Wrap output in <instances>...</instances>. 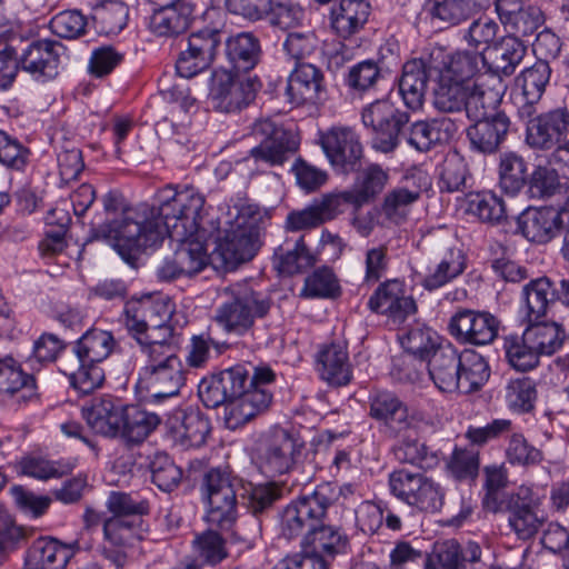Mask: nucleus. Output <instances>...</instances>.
I'll use <instances>...</instances> for the list:
<instances>
[{
	"instance_id": "72a5a7b5",
	"label": "nucleus",
	"mask_w": 569,
	"mask_h": 569,
	"mask_svg": "<svg viewBox=\"0 0 569 569\" xmlns=\"http://www.w3.org/2000/svg\"><path fill=\"white\" fill-rule=\"evenodd\" d=\"M371 7L365 0H340L330 11V26L341 38L348 39L363 29Z\"/></svg>"
},
{
	"instance_id": "bf43d9fd",
	"label": "nucleus",
	"mask_w": 569,
	"mask_h": 569,
	"mask_svg": "<svg viewBox=\"0 0 569 569\" xmlns=\"http://www.w3.org/2000/svg\"><path fill=\"white\" fill-rule=\"evenodd\" d=\"M503 350L510 366L518 371H528L539 363V356L533 347L522 336L508 335L503 338Z\"/></svg>"
},
{
	"instance_id": "7ed1b4c3",
	"label": "nucleus",
	"mask_w": 569,
	"mask_h": 569,
	"mask_svg": "<svg viewBox=\"0 0 569 569\" xmlns=\"http://www.w3.org/2000/svg\"><path fill=\"white\" fill-rule=\"evenodd\" d=\"M252 373L242 365L218 372L229 403L224 407L223 420L230 430H236L258 415L264 412L272 402L269 390L274 372L267 366L253 367Z\"/></svg>"
},
{
	"instance_id": "b1692460",
	"label": "nucleus",
	"mask_w": 569,
	"mask_h": 569,
	"mask_svg": "<svg viewBox=\"0 0 569 569\" xmlns=\"http://www.w3.org/2000/svg\"><path fill=\"white\" fill-rule=\"evenodd\" d=\"M563 211H567V206L529 208L519 214L517 219L518 229L529 241L548 242L559 230Z\"/></svg>"
},
{
	"instance_id": "c9c22d12",
	"label": "nucleus",
	"mask_w": 569,
	"mask_h": 569,
	"mask_svg": "<svg viewBox=\"0 0 569 569\" xmlns=\"http://www.w3.org/2000/svg\"><path fill=\"white\" fill-rule=\"evenodd\" d=\"M465 269L463 252L460 249L450 248L428 266L421 286L428 291L437 290L462 274Z\"/></svg>"
},
{
	"instance_id": "f3484780",
	"label": "nucleus",
	"mask_w": 569,
	"mask_h": 569,
	"mask_svg": "<svg viewBox=\"0 0 569 569\" xmlns=\"http://www.w3.org/2000/svg\"><path fill=\"white\" fill-rule=\"evenodd\" d=\"M569 134V110L559 107L529 120L527 143L539 150H550L566 141Z\"/></svg>"
},
{
	"instance_id": "2f4dec72",
	"label": "nucleus",
	"mask_w": 569,
	"mask_h": 569,
	"mask_svg": "<svg viewBox=\"0 0 569 569\" xmlns=\"http://www.w3.org/2000/svg\"><path fill=\"white\" fill-rule=\"evenodd\" d=\"M191 13V7L182 0H170L169 3L153 10L149 19V29L158 37H178L188 30Z\"/></svg>"
},
{
	"instance_id": "5fc2aeb1",
	"label": "nucleus",
	"mask_w": 569,
	"mask_h": 569,
	"mask_svg": "<svg viewBox=\"0 0 569 569\" xmlns=\"http://www.w3.org/2000/svg\"><path fill=\"white\" fill-rule=\"evenodd\" d=\"M528 192L535 199H548L559 194L567 199L563 206L569 204V183L559 181L556 170L547 167H537L528 181Z\"/></svg>"
},
{
	"instance_id": "ddd939ff",
	"label": "nucleus",
	"mask_w": 569,
	"mask_h": 569,
	"mask_svg": "<svg viewBox=\"0 0 569 569\" xmlns=\"http://www.w3.org/2000/svg\"><path fill=\"white\" fill-rule=\"evenodd\" d=\"M368 402L369 417L380 423L383 433L389 438L402 436L418 421L417 412L410 411L408 405L392 391H372Z\"/></svg>"
},
{
	"instance_id": "2eb2a0df",
	"label": "nucleus",
	"mask_w": 569,
	"mask_h": 569,
	"mask_svg": "<svg viewBox=\"0 0 569 569\" xmlns=\"http://www.w3.org/2000/svg\"><path fill=\"white\" fill-rule=\"evenodd\" d=\"M499 320L488 311L459 309L448 323L449 333L461 343L485 346L498 336Z\"/></svg>"
},
{
	"instance_id": "f8f14e48",
	"label": "nucleus",
	"mask_w": 569,
	"mask_h": 569,
	"mask_svg": "<svg viewBox=\"0 0 569 569\" xmlns=\"http://www.w3.org/2000/svg\"><path fill=\"white\" fill-rule=\"evenodd\" d=\"M252 133L260 137L261 141L250 150L249 156L243 159L244 162L253 161L257 166L263 163L268 167L281 166L298 149L293 134L269 119L256 121Z\"/></svg>"
},
{
	"instance_id": "a211bd4d",
	"label": "nucleus",
	"mask_w": 569,
	"mask_h": 569,
	"mask_svg": "<svg viewBox=\"0 0 569 569\" xmlns=\"http://www.w3.org/2000/svg\"><path fill=\"white\" fill-rule=\"evenodd\" d=\"M63 46L52 40H36L22 48L19 54L20 69L37 81H49L59 73Z\"/></svg>"
},
{
	"instance_id": "13d9d810",
	"label": "nucleus",
	"mask_w": 569,
	"mask_h": 569,
	"mask_svg": "<svg viewBox=\"0 0 569 569\" xmlns=\"http://www.w3.org/2000/svg\"><path fill=\"white\" fill-rule=\"evenodd\" d=\"M219 531L208 527L206 531L196 535L192 547L201 563L214 567L228 558L226 540Z\"/></svg>"
},
{
	"instance_id": "dca6fc26",
	"label": "nucleus",
	"mask_w": 569,
	"mask_h": 569,
	"mask_svg": "<svg viewBox=\"0 0 569 569\" xmlns=\"http://www.w3.org/2000/svg\"><path fill=\"white\" fill-rule=\"evenodd\" d=\"M328 512L315 491L291 501L280 513V532L288 540L309 533L313 526L326 520Z\"/></svg>"
},
{
	"instance_id": "9b49d317",
	"label": "nucleus",
	"mask_w": 569,
	"mask_h": 569,
	"mask_svg": "<svg viewBox=\"0 0 569 569\" xmlns=\"http://www.w3.org/2000/svg\"><path fill=\"white\" fill-rule=\"evenodd\" d=\"M546 492L539 486L522 485L510 493L503 508L509 511V525L520 539L533 537L543 523V516L539 513Z\"/></svg>"
},
{
	"instance_id": "4be33fe9",
	"label": "nucleus",
	"mask_w": 569,
	"mask_h": 569,
	"mask_svg": "<svg viewBox=\"0 0 569 569\" xmlns=\"http://www.w3.org/2000/svg\"><path fill=\"white\" fill-rule=\"evenodd\" d=\"M388 181V170L380 164L370 163L358 170L351 189L335 193L342 209L347 204L359 208L373 201L383 191Z\"/></svg>"
},
{
	"instance_id": "cd10ccee",
	"label": "nucleus",
	"mask_w": 569,
	"mask_h": 569,
	"mask_svg": "<svg viewBox=\"0 0 569 569\" xmlns=\"http://www.w3.org/2000/svg\"><path fill=\"white\" fill-rule=\"evenodd\" d=\"M123 407L111 396L97 397L83 406L82 417L94 432L116 438L120 432Z\"/></svg>"
},
{
	"instance_id": "4c0bfd02",
	"label": "nucleus",
	"mask_w": 569,
	"mask_h": 569,
	"mask_svg": "<svg viewBox=\"0 0 569 569\" xmlns=\"http://www.w3.org/2000/svg\"><path fill=\"white\" fill-rule=\"evenodd\" d=\"M346 543L347 538L341 530L336 526L325 525V520L313 526V529L303 536L301 542L309 556H317L321 559L341 552Z\"/></svg>"
},
{
	"instance_id": "f704fd0d",
	"label": "nucleus",
	"mask_w": 569,
	"mask_h": 569,
	"mask_svg": "<svg viewBox=\"0 0 569 569\" xmlns=\"http://www.w3.org/2000/svg\"><path fill=\"white\" fill-rule=\"evenodd\" d=\"M161 423V418L139 405L123 407L120 437L128 445L142 443Z\"/></svg>"
},
{
	"instance_id": "e2e57ef3",
	"label": "nucleus",
	"mask_w": 569,
	"mask_h": 569,
	"mask_svg": "<svg viewBox=\"0 0 569 569\" xmlns=\"http://www.w3.org/2000/svg\"><path fill=\"white\" fill-rule=\"evenodd\" d=\"M152 482L162 491L171 492L182 479V470L166 452H156L149 462Z\"/></svg>"
},
{
	"instance_id": "aec40b11",
	"label": "nucleus",
	"mask_w": 569,
	"mask_h": 569,
	"mask_svg": "<svg viewBox=\"0 0 569 569\" xmlns=\"http://www.w3.org/2000/svg\"><path fill=\"white\" fill-rule=\"evenodd\" d=\"M367 306L372 312L387 316L393 321H403L417 310L413 298L406 293L403 282L397 279L380 283Z\"/></svg>"
},
{
	"instance_id": "052dcab7",
	"label": "nucleus",
	"mask_w": 569,
	"mask_h": 569,
	"mask_svg": "<svg viewBox=\"0 0 569 569\" xmlns=\"http://www.w3.org/2000/svg\"><path fill=\"white\" fill-rule=\"evenodd\" d=\"M537 398L536 382L530 378L512 379L506 386L505 399L508 408L513 412H531Z\"/></svg>"
},
{
	"instance_id": "8fccbe9b",
	"label": "nucleus",
	"mask_w": 569,
	"mask_h": 569,
	"mask_svg": "<svg viewBox=\"0 0 569 569\" xmlns=\"http://www.w3.org/2000/svg\"><path fill=\"white\" fill-rule=\"evenodd\" d=\"M487 66L483 52L480 50H463L455 52L440 72L466 84H472L471 80L477 77Z\"/></svg>"
},
{
	"instance_id": "a18cd8bd",
	"label": "nucleus",
	"mask_w": 569,
	"mask_h": 569,
	"mask_svg": "<svg viewBox=\"0 0 569 569\" xmlns=\"http://www.w3.org/2000/svg\"><path fill=\"white\" fill-rule=\"evenodd\" d=\"M321 378L330 385L345 386L351 379V369L346 349L339 345H330L318 356Z\"/></svg>"
},
{
	"instance_id": "9d476101",
	"label": "nucleus",
	"mask_w": 569,
	"mask_h": 569,
	"mask_svg": "<svg viewBox=\"0 0 569 569\" xmlns=\"http://www.w3.org/2000/svg\"><path fill=\"white\" fill-rule=\"evenodd\" d=\"M362 122L373 131V148L388 153L399 144L400 134L409 122V114L388 100H376L363 109Z\"/></svg>"
},
{
	"instance_id": "423d86ee",
	"label": "nucleus",
	"mask_w": 569,
	"mask_h": 569,
	"mask_svg": "<svg viewBox=\"0 0 569 569\" xmlns=\"http://www.w3.org/2000/svg\"><path fill=\"white\" fill-rule=\"evenodd\" d=\"M236 479L226 469L212 468L203 475L201 495L204 503L203 520L211 529L230 532L234 540L239 537L233 531L239 506Z\"/></svg>"
},
{
	"instance_id": "4d7b16f0",
	"label": "nucleus",
	"mask_w": 569,
	"mask_h": 569,
	"mask_svg": "<svg viewBox=\"0 0 569 569\" xmlns=\"http://www.w3.org/2000/svg\"><path fill=\"white\" fill-rule=\"evenodd\" d=\"M401 346L409 357L423 361L429 360L435 350L443 345L439 343V336L432 329L417 326L409 329L401 338Z\"/></svg>"
},
{
	"instance_id": "49530a36",
	"label": "nucleus",
	"mask_w": 569,
	"mask_h": 569,
	"mask_svg": "<svg viewBox=\"0 0 569 569\" xmlns=\"http://www.w3.org/2000/svg\"><path fill=\"white\" fill-rule=\"evenodd\" d=\"M91 19L101 34H118L128 23L129 8L119 0H107L93 7Z\"/></svg>"
},
{
	"instance_id": "a19ab883",
	"label": "nucleus",
	"mask_w": 569,
	"mask_h": 569,
	"mask_svg": "<svg viewBox=\"0 0 569 569\" xmlns=\"http://www.w3.org/2000/svg\"><path fill=\"white\" fill-rule=\"evenodd\" d=\"M139 380L154 400L177 396L186 380L183 365L169 366L168 369L157 370L156 372L140 370Z\"/></svg>"
},
{
	"instance_id": "bb28decb",
	"label": "nucleus",
	"mask_w": 569,
	"mask_h": 569,
	"mask_svg": "<svg viewBox=\"0 0 569 569\" xmlns=\"http://www.w3.org/2000/svg\"><path fill=\"white\" fill-rule=\"evenodd\" d=\"M427 368L430 379L440 391H459L461 353L451 343L438 347L429 358Z\"/></svg>"
},
{
	"instance_id": "37998d69",
	"label": "nucleus",
	"mask_w": 569,
	"mask_h": 569,
	"mask_svg": "<svg viewBox=\"0 0 569 569\" xmlns=\"http://www.w3.org/2000/svg\"><path fill=\"white\" fill-rule=\"evenodd\" d=\"M178 420L180 423L174 427V438L180 446L183 448L200 447L206 442L211 426L204 413L199 409L188 408L181 412Z\"/></svg>"
},
{
	"instance_id": "5701e85b",
	"label": "nucleus",
	"mask_w": 569,
	"mask_h": 569,
	"mask_svg": "<svg viewBox=\"0 0 569 569\" xmlns=\"http://www.w3.org/2000/svg\"><path fill=\"white\" fill-rule=\"evenodd\" d=\"M79 550L78 543H62L56 538L34 540L24 556L23 569H66Z\"/></svg>"
},
{
	"instance_id": "393cba45",
	"label": "nucleus",
	"mask_w": 569,
	"mask_h": 569,
	"mask_svg": "<svg viewBox=\"0 0 569 569\" xmlns=\"http://www.w3.org/2000/svg\"><path fill=\"white\" fill-rule=\"evenodd\" d=\"M325 77L312 63L299 62L288 77L286 93L291 103H316L325 92Z\"/></svg>"
},
{
	"instance_id": "e433bc0d",
	"label": "nucleus",
	"mask_w": 569,
	"mask_h": 569,
	"mask_svg": "<svg viewBox=\"0 0 569 569\" xmlns=\"http://www.w3.org/2000/svg\"><path fill=\"white\" fill-rule=\"evenodd\" d=\"M428 81V68L421 59H413L403 64L398 87L399 93L409 109L418 110L422 107Z\"/></svg>"
},
{
	"instance_id": "f257e3e1",
	"label": "nucleus",
	"mask_w": 569,
	"mask_h": 569,
	"mask_svg": "<svg viewBox=\"0 0 569 569\" xmlns=\"http://www.w3.org/2000/svg\"><path fill=\"white\" fill-rule=\"evenodd\" d=\"M206 200L192 187L179 191L167 188L158 208L141 204L123 212L121 221H107L92 228V238L103 239L123 256L161 243L164 237L184 240L199 228Z\"/></svg>"
},
{
	"instance_id": "603ef678",
	"label": "nucleus",
	"mask_w": 569,
	"mask_h": 569,
	"mask_svg": "<svg viewBox=\"0 0 569 569\" xmlns=\"http://www.w3.org/2000/svg\"><path fill=\"white\" fill-rule=\"evenodd\" d=\"M171 339L172 337H163V339H153L139 343L140 350L146 357V363L140 370L156 372L157 370L168 369L169 366H182V361L176 353Z\"/></svg>"
},
{
	"instance_id": "ea45409f",
	"label": "nucleus",
	"mask_w": 569,
	"mask_h": 569,
	"mask_svg": "<svg viewBox=\"0 0 569 569\" xmlns=\"http://www.w3.org/2000/svg\"><path fill=\"white\" fill-rule=\"evenodd\" d=\"M226 57L237 72L252 70L259 61L261 49L257 37L241 32L226 40Z\"/></svg>"
},
{
	"instance_id": "473e14b6",
	"label": "nucleus",
	"mask_w": 569,
	"mask_h": 569,
	"mask_svg": "<svg viewBox=\"0 0 569 569\" xmlns=\"http://www.w3.org/2000/svg\"><path fill=\"white\" fill-rule=\"evenodd\" d=\"M522 312L527 321H539L558 301V284L548 277L531 280L522 289Z\"/></svg>"
},
{
	"instance_id": "338daca9",
	"label": "nucleus",
	"mask_w": 569,
	"mask_h": 569,
	"mask_svg": "<svg viewBox=\"0 0 569 569\" xmlns=\"http://www.w3.org/2000/svg\"><path fill=\"white\" fill-rule=\"evenodd\" d=\"M495 70L511 76L527 53V46L517 37L507 36L495 49Z\"/></svg>"
},
{
	"instance_id": "c85d7f7f",
	"label": "nucleus",
	"mask_w": 569,
	"mask_h": 569,
	"mask_svg": "<svg viewBox=\"0 0 569 569\" xmlns=\"http://www.w3.org/2000/svg\"><path fill=\"white\" fill-rule=\"evenodd\" d=\"M58 368L68 377L70 386L82 395L93 392L104 381V370L100 363L79 359L74 353H62Z\"/></svg>"
},
{
	"instance_id": "412c9836",
	"label": "nucleus",
	"mask_w": 569,
	"mask_h": 569,
	"mask_svg": "<svg viewBox=\"0 0 569 569\" xmlns=\"http://www.w3.org/2000/svg\"><path fill=\"white\" fill-rule=\"evenodd\" d=\"M320 143L330 163L342 171L352 170L362 157L359 137L349 128L330 129Z\"/></svg>"
},
{
	"instance_id": "f03ea898",
	"label": "nucleus",
	"mask_w": 569,
	"mask_h": 569,
	"mask_svg": "<svg viewBox=\"0 0 569 569\" xmlns=\"http://www.w3.org/2000/svg\"><path fill=\"white\" fill-rule=\"evenodd\" d=\"M106 507L111 516L103 518L102 540L96 553L116 569H123L142 540V515L148 512L149 506L146 501L133 500L128 493L111 491Z\"/></svg>"
},
{
	"instance_id": "6ab92c4d",
	"label": "nucleus",
	"mask_w": 569,
	"mask_h": 569,
	"mask_svg": "<svg viewBox=\"0 0 569 569\" xmlns=\"http://www.w3.org/2000/svg\"><path fill=\"white\" fill-rule=\"evenodd\" d=\"M500 22L512 37L533 34L546 21L543 11L525 0H496Z\"/></svg>"
},
{
	"instance_id": "39448f33",
	"label": "nucleus",
	"mask_w": 569,
	"mask_h": 569,
	"mask_svg": "<svg viewBox=\"0 0 569 569\" xmlns=\"http://www.w3.org/2000/svg\"><path fill=\"white\" fill-rule=\"evenodd\" d=\"M233 219L223 221L222 233L218 237L216 252L228 266L252 259L258 250L259 223L264 212L256 203L234 207Z\"/></svg>"
},
{
	"instance_id": "69168bd1",
	"label": "nucleus",
	"mask_w": 569,
	"mask_h": 569,
	"mask_svg": "<svg viewBox=\"0 0 569 569\" xmlns=\"http://www.w3.org/2000/svg\"><path fill=\"white\" fill-rule=\"evenodd\" d=\"M274 263L281 274L292 276L305 268L313 266L315 258L305 243V237L301 236L296 241L293 249L283 252L280 248L276 252Z\"/></svg>"
},
{
	"instance_id": "0eeeda50",
	"label": "nucleus",
	"mask_w": 569,
	"mask_h": 569,
	"mask_svg": "<svg viewBox=\"0 0 569 569\" xmlns=\"http://www.w3.org/2000/svg\"><path fill=\"white\" fill-rule=\"evenodd\" d=\"M173 305L169 299L151 295L130 299L123 309L124 327L137 343L173 336L170 320Z\"/></svg>"
},
{
	"instance_id": "1a4fd4ad",
	"label": "nucleus",
	"mask_w": 569,
	"mask_h": 569,
	"mask_svg": "<svg viewBox=\"0 0 569 569\" xmlns=\"http://www.w3.org/2000/svg\"><path fill=\"white\" fill-rule=\"evenodd\" d=\"M260 87L256 77L233 74L231 71L220 69L212 73L210 99L216 110L227 113L236 112L254 100Z\"/></svg>"
},
{
	"instance_id": "58836bf2",
	"label": "nucleus",
	"mask_w": 569,
	"mask_h": 569,
	"mask_svg": "<svg viewBox=\"0 0 569 569\" xmlns=\"http://www.w3.org/2000/svg\"><path fill=\"white\" fill-rule=\"evenodd\" d=\"M116 347L117 341L110 331L92 328L63 353H74L79 359L100 363L113 352Z\"/></svg>"
},
{
	"instance_id": "09e8293b",
	"label": "nucleus",
	"mask_w": 569,
	"mask_h": 569,
	"mask_svg": "<svg viewBox=\"0 0 569 569\" xmlns=\"http://www.w3.org/2000/svg\"><path fill=\"white\" fill-rule=\"evenodd\" d=\"M530 325L523 331L527 341L533 347L537 355L551 356L561 346L566 338V331L556 322H529Z\"/></svg>"
},
{
	"instance_id": "6e6552de",
	"label": "nucleus",
	"mask_w": 569,
	"mask_h": 569,
	"mask_svg": "<svg viewBox=\"0 0 569 569\" xmlns=\"http://www.w3.org/2000/svg\"><path fill=\"white\" fill-rule=\"evenodd\" d=\"M389 487L395 497L423 512H438L445 502L441 485L423 473L395 470L389 475Z\"/></svg>"
},
{
	"instance_id": "7c9ffc66",
	"label": "nucleus",
	"mask_w": 569,
	"mask_h": 569,
	"mask_svg": "<svg viewBox=\"0 0 569 569\" xmlns=\"http://www.w3.org/2000/svg\"><path fill=\"white\" fill-rule=\"evenodd\" d=\"M36 389L34 377L24 373L16 359L0 358V401L14 397L18 402H27L37 396Z\"/></svg>"
},
{
	"instance_id": "20e7f679",
	"label": "nucleus",
	"mask_w": 569,
	"mask_h": 569,
	"mask_svg": "<svg viewBox=\"0 0 569 569\" xmlns=\"http://www.w3.org/2000/svg\"><path fill=\"white\" fill-rule=\"evenodd\" d=\"M223 301L216 308L214 323L226 333L244 336L257 319L264 318L271 307L270 299L256 291L248 281L231 283L221 289Z\"/></svg>"
},
{
	"instance_id": "864d4df0",
	"label": "nucleus",
	"mask_w": 569,
	"mask_h": 569,
	"mask_svg": "<svg viewBox=\"0 0 569 569\" xmlns=\"http://www.w3.org/2000/svg\"><path fill=\"white\" fill-rule=\"evenodd\" d=\"M397 460L421 469H433L441 460V452L417 439H405L393 449Z\"/></svg>"
},
{
	"instance_id": "de8ad7c7",
	"label": "nucleus",
	"mask_w": 569,
	"mask_h": 569,
	"mask_svg": "<svg viewBox=\"0 0 569 569\" xmlns=\"http://www.w3.org/2000/svg\"><path fill=\"white\" fill-rule=\"evenodd\" d=\"M469 86L440 73L433 89V107L440 112L462 111L466 106Z\"/></svg>"
},
{
	"instance_id": "c756f323",
	"label": "nucleus",
	"mask_w": 569,
	"mask_h": 569,
	"mask_svg": "<svg viewBox=\"0 0 569 569\" xmlns=\"http://www.w3.org/2000/svg\"><path fill=\"white\" fill-rule=\"evenodd\" d=\"M510 120L506 113H496L487 119L476 120L467 129V137L473 150L491 154L499 150L509 131Z\"/></svg>"
},
{
	"instance_id": "a878e982",
	"label": "nucleus",
	"mask_w": 569,
	"mask_h": 569,
	"mask_svg": "<svg viewBox=\"0 0 569 569\" xmlns=\"http://www.w3.org/2000/svg\"><path fill=\"white\" fill-rule=\"evenodd\" d=\"M342 212L343 209L336 193H327L320 199L313 200L306 208L289 212L286 219V229L296 232L317 228Z\"/></svg>"
},
{
	"instance_id": "0e129e2a",
	"label": "nucleus",
	"mask_w": 569,
	"mask_h": 569,
	"mask_svg": "<svg viewBox=\"0 0 569 569\" xmlns=\"http://www.w3.org/2000/svg\"><path fill=\"white\" fill-rule=\"evenodd\" d=\"M468 212L479 220L490 223H498L506 217L503 200L492 191L470 194Z\"/></svg>"
},
{
	"instance_id": "6e6d98bb",
	"label": "nucleus",
	"mask_w": 569,
	"mask_h": 569,
	"mask_svg": "<svg viewBox=\"0 0 569 569\" xmlns=\"http://www.w3.org/2000/svg\"><path fill=\"white\" fill-rule=\"evenodd\" d=\"M527 182V164L515 152H505L499 162V186L508 194H517Z\"/></svg>"
},
{
	"instance_id": "774afa93",
	"label": "nucleus",
	"mask_w": 569,
	"mask_h": 569,
	"mask_svg": "<svg viewBox=\"0 0 569 569\" xmlns=\"http://www.w3.org/2000/svg\"><path fill=\"white\" fill-rule=\"evenodd\" d=\"M461 559V548L456 540L436 542L427 555L425 569H466Z\"/></svg>"
},
{
	"instance_id": "79ce46f5",
	"label": "nucleus",
	"mask_w": 569,
	"mask_h": 569,
	"mask_svg": "<svg viewBox=\"0 0 569 569\" xmlns=\"http://www.w3.org/2000/svg\"><path fill=\"white\" fill-rule=\"evenodd\" d=\"M499 102V91L486 86L485 76H478L472 84L469 86L463 110L472 121L487 119L499 113L496 111Z\"/></svg>"
},
{
	"instance_id": "3c124183",
	"label": "nucleus",
	"mask_w": 569,
	"mask_h": 569,
	"mask_svg": "<svg viewBox=\"0 0 569 569\" xmlns=\"http://www.w3.org/2000/svg\"><path fill=\"white\" fill-rule=\"evenodd\" d=\"M489 376V366L480 353L471 350L461 353L459 392L471 393L479 390Z\"/></svg>"
},
{
	"instance_id": "680f3d73",
	"label": "nucleus",
	"mask_w": 569,
	"mask_h": 569,
	"mask_svg": "<svg viewBox=\"0 0 569 569\" xmlns=\"http://www.w3.org/2000/svg\"><path fill=\"white\" fill-rule=\"evenodd\" d=\"M204 216V212L202 213ZM203 218V217H201ZM201 221H199V228L189 234L184 240L177 241L179 247L176 249V256L178 258V264L183 276H193L200 272L207 263L206 251L200 241H193L191 238L196 236L201 229Z\"/></svg>"
},
{
	"instance_id": "4468645a",
	"label": "nucleus",
	"mask_w": 569,
	"mask_h": 569,
	"mask_svg": "<svg viewBox=\"0 0 569 569\" xmlns=\"http://www.w3.org/2000/svg\"><path fill=\"white\" fill-rule=\"evenodd\" d=\"M302 445L282 428L273 429L264 438L258 455L259 467L270 477L291 471L297 465Z\"/></svg>"
},
{
	"instance_id": "c03bdc74",
	"label": "nucleus",
	"mask_w": 569,
	"mask_h": 569,
	"mask_svg": "<svg viewBox=\"0 0 569 569\" xmlns=\"http://www.w3.org/2000/svg\"><path fill=\"white\" fill-rule=\"evenodd\" d=\"M551 68L549 62L537 60L531 67L526 68L517 77V86L521 88L526 103L528 104L522 112L531 114L532 104L537 103L546 91L550 81Z\"/></svg>"
}]
</instances>
